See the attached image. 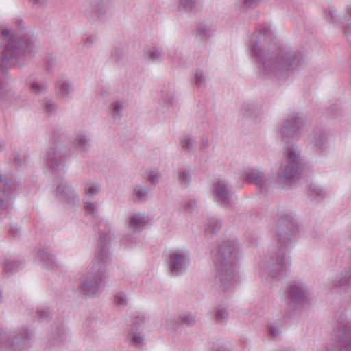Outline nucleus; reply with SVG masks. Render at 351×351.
<instances>
[{
	"instance_id": "16",
	"label": "nucleus",
	"mask_w": 351,
	"mask_h": 351,
	"mask_svg": "<svg viewBox=\"0 0 351 351\" xmlns=\"http://www.w3.org/2000/svg\"><path fill=\"white\" fill-rule=\"evenodd\" d=\"M215 200L221 206L228 207L231 204L229 185L225 180H219L214 185Z\"/></svg>"
},
{
	"instance_id": "48",
	"label": "nucleus",
	"mask_w": 351,
	"mask_h": 351,
	"mask_svg": "<svg viewBox=\"0 0 351 351\" xmlns=\"http://www.w3.org/2000/svg\"><path fill=\"white\" fill-rule=\"evenodd\" d=\"M162 100L165 104L167 105H172L175 101V97L172 93H169L166 96H164Z\"/></svg>"
},
{
	"instance_id": "7",
	"label": "nucleus",
	"mask_w": 351,
	"mask_h": 351,
	"mask_svg": "<svg viewBox=\"0 0 351 351\" xmlns=\"http://www.w3.org/2000/svg\"><path fill=\"white\" fill-rule=\"evenodd\" d=\"M332 332L335 346H326L327 351H351V321L341 314Z\"/></svg>"
},
{
	"instance_id": "1",
	"label": "nucleus",
	"mask_w": 351,
	"mask_h": 351,
	"mask_svg": "<svg viewBox=\"0 0 351 351\" xmlns=\"http://www.w3.org/2000/svg\"><path fill=\"white\" fill-rule=\"evenodd\" d=\"M271 38L270 27L261 26L257 34L251 40L254 53L261 60L267 75L278 79L287 78L294 67L301 64L304 56L288 47H269L267 44Z\"/></svg>"
},
{
	"instance_id": "20",
	"label": "nucleus",
	"mask_w": 351,
	"mask_h": 351,
	"mask_svg": "<svg viewBox=\"0 0 351 351\" xmlns=\"http://www.w3.org/2000/svg\"><path fill=\"white\" fill-rule=\"evenodd\" d=\"M333 286L346 289L351 286V270L342 271L331 280Z\"/></svg>"
},
{
	"instance_id": "14",
	"label": "nucleus",
	"mask_w": 351,
	"mask_h": 351,
	"mask_svg": "<svg viewBox=\"0 0 351 351\" xmlns=\"http://www.w3.org/2000/svg\"><path fill=\"white\" fill-rule=\"evenodd\" d=\"M66 154L58 147H51L47 152V161L51 168L57 173H65Z\"/></svg>"
},
{
	"instance_id": "31",
	"label": "nucleus",
	"mask_w": 351,
	"mask_h": 351,
	"mask_svg": "<svg viewBox=\"0 0 351 351\" xmlns=\"http://www.w3.org/2000/svg\"><path fill=\"white\" fill-rule=\"evenodd\" d=\"M315 145L319 149H325L328 147V136L326 132H321L315 136Z\"/></svg>"
},
{
	"instance_id": "34",
	"label": "nucleus",
	"mask_w": 351,
	"mask_h": 351,
	"mask_svg": "<svg viewBox=\"0 0 351 351\" xmlns=\"http://www.w3.org/2000/svg\"><path fill=\"white\" fill-rule=\"evenodd\" d=\"M111 58L114 62L121 64L125 61L126 56L123 49L115 48L112 51Z\"/></svg>"
},
{
	"instance_id": "37",
	"label": "nucleus",
	"mask_w": 351,
	"mask_h": 351,
	"mask_svg": "<svg viewBox=\"0 0 351 351\" xmlns=\"http://www.w3.org/2000/svg\"><path fill=\"white\" fill-rule=\"evenodd\" d=\"M221 228V223L218 220L212 219L208 223L205 231L206 233L215 234Z\"/></svg>"
},
{
	"instance_id": "28",
	"label": "nucleus",
	"mask_w": 351,
	"mask_h": 351,
	"mask_svg": "<svg viewBox=\"0 0 351 351\" xmlns=\"http://www.w3.org/2000/svg\"><path fill=\"white\" fill-rule=\"evenodd\" d=\"M101 185L96 182L87 181L84 183V193L86 197H94L99 193Z\"/></svg>"
},
{
	"instance_id": "40",
	"label": "nucleus",
	"mask_w": 351,
	"mask_h": 351,
	"mask_svg": "<svg viewBox=\"0 0 351 351\" xmlns=\"http://www.w3.org/2000/svg\"><path fill=\"white\" fill-rule=\"evenodd\" d=\"M228 311L225 308L215 310V319L217 323H223L228 318Z\"/></svg>"
},
{
	"instance_id": "61",
	"label": "nucleus",
	"mask_w": 351,
	"mask_h": 351,
	"mask_svg": "<svg viewBox=\"0 0 351 351\" xmlns=\"http://www.w3.org/2000/svg\"><path fill=\"white\" fill-rule=\"evenodd\" d=\"M3 301V299H2V293L0 291V304Z\"/></svg>"
},
{
	"instance_id": "33",
	"label": "nucleus",
	"mask_w": 351,
	"mask_h": 351,
	"mask_svg": "<svg viewBox=\"0 0 351 351\" xmlns=\"http://www.w3.org/2000/svg\"><path fill=\"white\" fill-rule=\"evenodd\" d=\"M3 265L5 271L8 274H12L18 271L22 263L19 261L6 260Z\"/></svg>"
},
{
	"instance_id": "25",
	"label": "nucleus",
	"mask_w": 351,
	"mask_h": 351,
	"mask_svg": "<svg viewBox=\"0 0 351 351\" xmlns=\"http://www.w3.org/2000/svg\"><path fill=\"white\" fill-rule=\"evenodd\" d=\"M125 106L123 100L115 99L109 106V112L114 119H120L122 117L121 111Z\"/></svg>"
},
{
	"instance_id": "52",
	"label": "nucleus",
	"mask_w": 351,
	"mask_h": 351,
	"mask_svg": "<svg viewBox=\"0 0 351 351\" xmlns=\"http://www.w3.org/2000/svg\"><path fill=\"white\" fill-rule=\"evenodd\" d=\"M260 0H243L244 3L247 5H254L258 3Z\"/></svg>"
},
{
	"instance_id": "10",
	"label": "nucleus",
	"mask_w": 351,
	"mask_h": 351,
	"mask_svg": "<svg viewBox=\"0 0 351 351\" xmlns=\"http://www.w3.org/2000/svg\"><path fill=\"white\" fill-rule=\"evenodd\" d=\"M167 264L172 276L183 274L190 264L189 252L180 249L172 250L169 253Z\"/></svg>"
},
{
	"instance_id": "35",
	"label": "nucleus",
	"mask_w": 351,
	"mask_h": 351,
	"mask_svg": "<svg viewBox=\"0 0 351 351\" xmlns=\"http://www.w3.org/2000/svg\"><path fill=\"white\" fill-rule=\"evenodd\" d=\"M84 208L86 215H90L94 218H97L98 217V204L95 202H90L86 201H84Z\"/></svg>"
},
{
	"instance_id": "56",
	"label": "nucleus",
	"mask_w": 351,
	"mask_h": 351,
	"mask_svg": "<svg viewBox=\"0 0 351 351\" xmlns=\"http://www.w3.org/2000/svg\"><path fill=\"white\" fill-rule=\"evenodd\" d=\"M18 23H19V29H21L23 27V21L22 20H19L18 21Z\"/></svg>"
},
{
	"instance_id": "26",
	"label": "nucleus",
	"mask_w": 351,
	"mask_h": 351,
	"mask_svg": "<svg viewBox=\"0 0 351 351\" xmlns=\"http://www.w3.org/2000/svg\"><path fill=\"white\" fill-rule=\"evenodd\" d=\"M40 109L43 114L49 117L56 113L57 105L52 99L45 98L41 101Z\"/></svg>"
},
{
	"instance_id": "43",
	"label": "nucleus",
	"mask_w": 351,
	"mask_h": 351,
	"mask_svg": "<svg viewBox=\"0 0 351 351\" xmlns=\"http://www.w3.org/2000/svg\"><path fill=\"white\" fill-rule=\"evenodd\" d=\"M36 315L40 320L47 319L50 316V312L47 308L38 307L36 310Z\"/></svg>"
},
{
	"instance_id": "29",
	"label": "nucleus",
	"mask_w": 351,
	"mask_h": 351,
	"mask_svg": "<svg viewBox=\"0 0 351 351\" xmlns=\"http://www.w3.org/2000/svg\"><path fill=\"white\" fill-rule=\"evenodd\" d=\"M27 84H28L30 91L34 94L43 93L47 90L48 87L47 84L45 82H32L30 80H28Z\"/></svg>"
},
{
	"instance_id": "46",
	"label": "nucleus",
	"mask_w": 351,
	"mask_h": 351,
	"mask_svg": "<svg viewBox=\"0 0 351 351\" xmlns=\"http://www.w3.org/2000/svg\"><path fill=\"white\" fill-rule=\"evenodd\" d=\"M268 331H269V335L272 338H276V337H278L280 333L279 329L277 327H276L274 326H271V325L268 326Z\"/></svg>"
},
{
	"instance_id": "23",
	"label": "nucleus",
	"mask_w": 351,
	"mask_h": 351,
	"mask_svg": "<svg viewBox=\"0 0 351 351\" xmlns=\"http://www.w3.org/2000/svg\"><path fill=\"white\" fill-rule=\"evenodd\" d=\"M72 143L81 152H87L90 147V139L82 132L77 134L73 138Z\"/></svg>"
},
{
	"instance_id": "38",
	"label": "nucleus",
	"mask_w": 351,
	"mask_h": 351,
	"mask_svg": "<svg viewBox=\"0 0 351 351\" xmlns=\"http://www.w3.org/2000/svg\"><path fill=\"white\" fill-rule=\"evenodd\" d=\"M114 302L117 306H126L128 303V298L125 293L121 291L117 292L114 297Z\"/></svg>"
},
{
	"instance_id": "30",
	"label": "nucleus",
	"mask_w": 351,
	"mask_h": 351,
	"mask_svg": "<svg viewBox=\"0 0 351 351\" xmlns=\"http://www.w3.org/2000/svg\"><path fill=\"white\" fill-rule=\"evenodd\" d=\"M196 0H179L178 10L180 12H192L196 10Z\"/></svg>"
},
{
	"instance_id": "2",
	"label": "nucleus",
	"mask_w": 351,
	"mask_h": 351,
	"mask_svg": "<svg viewBox=\"0 0 351 351\" xmlns=\"http://www.w3.org/2000/svg\"><path fill=\"white\" fill-rule=\"evenodd\" d=\"M1 36L8 39L5 50L0 56V100L3 99L7 95V90L3 84V77L6 73L7 66L12 65L21 66L35 52V41L33 38L21 36L10 29L0 27Z\"/></svg>"
},
{
	"instance_id": "42",
	"label": "nucleus",
	"mask_w": 351,
	"mask_h": 351,
	"mask_svg": "<svg viewBox=\"0 0 351 351\" xmlns=\"http://www.w3.org/2000/svg\"><path fill=\"white\" fill-rule=\"evenodd\" d=\"M195 77L196 86L198 88L204 87L206 84V80L204 73L201 71H197L195 73Z\"/></svg>"
},
{
	"instance_id": "22",
	"label": "nucleus",
	"mask_w": 351,
	"mask_h": 351,
	"mask_svg": "<svg viewBox=\"0 0 351 351\" xmlns=\"http://www.w3.org/2000/svg\"><path fill=\"white\" fill-rule=\"evenodd\" d=\"M145 216L141 213H136L130 217L129 228L134 232L141 231L147 224Z\"/></svg>"
},
{
	"instance_id": "32",
	"label": "nucleus",
	"mask_w": 351,
	"mask_h": 351,
	"mask_svg": "<svg viewBox=\"0 0 351 351\" xmlns=\"http://www.w3.org/2000/svg\"><path fill=\"white\" fill-rule=\"evenodd\" d=\"M149 193H150V189L147 186L137 185L134 189V195L140 201L147 200Z\"/></svg>"
},
{
	"instance_id": "50",
	"label": "nucleus",
	"mask_w": 351,
	"mask_h": 351,
	"mask_svg": "<svg viewBox=\"0 0 351 351\" xmlns=\"http://www.w3.org/2000/svg\"><path fill=\"white\" fill-rule=\"evenodd\" d=\"M197 206V202L194 199H190L187 203V208L191 211Z\"/></svg>"
},
{
	"instance_id": "4",
	"label": "nucleus",
	"mask_w": 351,
	"mask_h": 351,
	"mask_svg": "<svg viewBox=\"0 0 351 351\" xmlns=\"http://www.w3.org/2000/svg\"><path fill=\"white\" fill-rule=\"evenodd\" d=\"M215 265V281L223 289L232 288L239 280L237 271V263L239 258V247L237 243L226 241L212 251Z\"/></svg>"
},
{
	"instance_id": "6",
	"label": "nucleus",
	"mask_w": 351,
	"mask_h": 351,
	"mask_svg": "<svg viewBox=\"0 0 351 351\" xmlns=\"http://www.w3.org/2000/svg\"><path fill=\"white\" fill-rule=\"evenodd\" d=\"M287 154L286 163L282 165L278 172L279 182L284 186H289L293 180L300 177L304 170V165L293 145L288 148Z\"/></svg>"
},
{
	"instance_id": "3",
	"label": "nucleus",
	"mask_w": 351,
	"mask_h": 351,
	"mask_svg": "<svg viewBox=\"0 0 351 351\" xmlns=\"http://www.w3.org/2000/svg\"><path fill=\"white\" fill-rule=\"evenodd\" d=\"M99 232V248L97 251L95 258L93 260L86 274L82 276L80 282L82 291L90 296H95L100 293L101 287L105 283L106 276V265L110 261L108 255V243L110 241V226L106 221H100L98 224Z\"/></svg>"
},
{
	"instance_id": "5",
	"label": "nucleus",
	"mask_w": 351,
	"mask_h": 351,
	"mask_svg": "<svg viewBox=\"0 0 351 351\" xmlns=\"http://www.w3.org/2000/svg\"><path fill=\"white\" fill-rule=\"evenodd\" d=\"M298 232L296 222L289 216L282 217L278 222L276 230L278 244L267 263L273 278L284 276L289 269L291 261L288 256L292 237Z\"/></svg>"
},
{
	"instance_id": "62",
	"label": "nucleus",
	"mask_w": 351,
	"mask_h": 351,
	"mask_svg": "<svg viewBox=\"0 0 351 351\" xmlns=\"http://www.w3.org/2000/svg\"><path fill=\"white\" fill-rule=\"evenodd\" d=\"M278 351H288V350L285 348H282V349L279 350Z\"/></svg>"
},
{
	"instance_id": "51",
	"label": "nucleus",
	"mask_w": 351,
	"mask_h": 351,
	"mask_svg": "<svg viewBox=\"0 0 351 351\" xmlns=\"http://www.w3.org/2000/svg\"><path fill=\"white\" fill-rule=\"evenodd\" d=\"M19 230L16 226H12L10 229V234L16 237L19 234Z\"/></svg>"
},
{
	"instance_id": "21",
	"label": "nucleus",
	"mask_w": 351,
	"mask_h": 351,
	"mask_svg": "<svg viewBox=\"0 0 351 351\" xmlns=\"http://www.w3.org/2000/svg\"><path fill=\"white\" fill-rule=\"evenodd\" d=\"M215 31V26L208 22L199 23L196 30V36L201 40L207 39L213 35Z\"/></svg>"
},
{
	"instance_id": "19",
	"label": "nucleus",
	"mask_w": 351,
	"mask_h": 351,
	"mask_svg": "<svg viewBox=\"0 0 351 351\" xmlns=\"http://www.w3.org/2000/svg\"><path fill=\"white\" fill-rule=\"evenodd\" d=\"M56 90L58 96L62 99L71 97L74 92V88L71 82L63 77L60 78L56 82Z\"/></svg>"
},
{
	"instance_id": "47",
	"label": "nucleus",
	"mask_w": 351,
	"mask_h": 351,
	"mask_svg": "<svg viewBox=\"0 0 351 351\" xmlns=\"http://www.w3.org/2000/svg\"><path fill=\"white\" fill-rule=\"evenodd\" d=\"M310 189L315 195L318 197H322L324 196V191L319 187H317L314 185H311L310 186Z\"/></svg>"
},
{
	"instance_id": "12",
	"label": "nucleus",
	"mask_w": 351,
	"mask_h": 351,
	"mask_svg": "<svg viewBox=\"0 0 351 351\" xmlns=\"http://www.w3.org/2000/svg\"><path fill=\"white\" fill-rule=\"evenodd\" d=\"M289 305L295 306L303 304L307 301L308 291L306 286L302 282H296L291 285L289 288Z\"/></svg>"
},
{
	"instance_id": "17",
	"label": "nucleus",
	"mask_w": 351,
	"mask_h": 351,
	"mask_svg": "<svg viewBox=\"0 0 351 351\" xmlns=\"http://www.w3.org/2000/svg\"><path fill=\"white\" fill-rule=\"evenodd\" d=\"M140 327V322H134L127 335V341L129 344L138 348H141L145 345V336L138 332Z\"/></svg>"
},
{
	"instance_id": "41",
	"label": "nucleus",
	"mask_w": 351,
	"mask_h": 351,
	"mask_svg": "<svg viewBox=\"0 0 351 351\" xmlns=\"http://www.w3.org/2000/svg\"><path fill=\"white\" fill-rule=\"evenodd\" d=\"M65 339L66 335L64 332L58 331L49 339V342L51 345H60L65 341Z\"/></svg>"
},
{
	"instance_id": "55",
	"label": "nucleus",
	"mask_w": 351,
	"mask_h": 351,
	"mask_svg": "<svg viewBox=\"0 0 351 351\" xmlns=\"http://www.w3.org/2000/svg\"><path fill=\"white\" fill-rule=\"evenodd\" d=\"M335 12L332 10H329V14H330V20L329 21L330 22H332L335 18Z\"/></svg>"
},
{
	"instance_id": "36",
	"label": "nucleus",
	"mask_w": 351,
	"mask_h": 351,
	"mask_svg": "<svg viewBox=\"0 0 351 351\" xmlns=\"http://www.w3.org/2000/svg\"><path fill=\"white\" fill-rule=\"evenodd\" d=\"M180 145L184 151H190L194 148L195 140L191 136L188 135L180 140Z\"/></svg>"
},
{
	"instance_id": "59",
	"label": "nucleus",
	"mask_w": 351,
	"mask_h": 351,
	"mask_svg": "<svg viewBox=\"0 0 351 351\" xmlns=\"http://www.w3.org/2000/svg\"><path fill=\"white\" fill-rule=\"evenodd\" d=\"M93 41V37H89L88 38H87V40H86L87 43L89 42L90 44H92Z\"/></svg>"
},
{
	"instance_id": "39",
	"label": "nucleus",
	"mask_w": 351,
	"mask_h": 351,
	"mask_svg": "<svg viewBox=\"0 0 351 351\" xmlns=\"http://www.w3.org/2000/svg\"><path fill=\"white\" fill-rule=\"evenodd\" d=\"M178 178L180 183L185 186H188L191 181V175L187 170H180Z\"/></svg>"
},
{
	"instance_id": "44",
	"label": "nucleus",
	"mask_w": 351,
	"mask_h": 351,
	"mask_svg": "<svg viewBox=\"0 0 351 351\" xmlns=\"http://www.w3.org/2000/svg\"><path fill=\"white\" fill-rule=\"evenodd\" d=\"M256 111L255 106L251 104H245L242 108V112L246 117L252 116Z\"/></svg>"
},
{
	"instance_id": "18",
	"label": "nucleus",
	"mask_w": 351,
	"mask_h": 351,
	"mask_svg": "<svg viewBox=\"0 0 351 351\" xmlns=\"http://www.w3.org/2000/svg\"><path fill=\"white\" fill-rule=\"evenodd\" d=\"M195 322L196 319L195 315L191 313H182L178 318L170 316L167 319V324L170 328H173L177 325L191 326L195 324Z\"/></svg>"
},
{
	"instance_id": "13",
	"label": "nucleus",
	"mask_w": 351,
	"mask_h": 351,
	"mask_svg": "<svg viewBox=\"0 0 351 351\" xmlns=\"http://www.w3.org/2000/svg\"><path fill=\"white\" fill-rule=\"evenodd\" d=\"M57 182L56 195L58 200L67 203L78 202L77 193L71 185L69 184L64 179L58 180Z\"/></svg>"
},
{
	"instance_id": "24",
	"label": "nucleus",
	"mask_w": 351,
	"mask_h": 351,
	"mask_svg": "<svg viewBox=\"0 0 351 351\" xmlns=\"http://www.w3.org/2000/svg\"><path fill=\"white\" fill-rule=\"evenodd\" d=\"M144 56L147 60L156 62L161 60L163 58V52L160 48L152 46L145 49Z\"/></svg>"
},
{
	"instance_id": "49",
	"label": "nucleus",
	"mask_w": 351,
	"mask_h": 351,
	"mask_svg": "<svg viewBox=\"0 0 351 351\" xmlns=\"http://www.w3.org/2000/svg\"><path fill=\"white\" fill-rule=\"evenodd\" d=\"M209 146V141L207 137H203L200 143V149H205Z\"/></svg>"
},
{
	"instance_id": "45",
	"label": "nucleus",
	"mask_w": 351,
	"mask_h": 351,
	"mask_svg": "<svg viewBox=\"0 0 351 351\" xmlns=\"http://www.w3.org/2000/svg\"><path fill=\"white\" fill-rule=\"evenodd\" d=\"M160 178V173L156 171H154L150 172L149 180L152 184H156L159 182Z\"/></svg>"
},
{
	"instance_id": "54",
	"label": "nucleus",
	"mask_w": 351,
	"mask_h": 351,
	"mask_svg": "<svg viewBox=\"0 0 351 351\" xmlns=\"http://www.w3.org/2000/svg\"><path fill=\"white\" fill-rule=\"evenodd\" d=\"M34 5H40L44 2V0H29Z\"/></svg>"
},
{
	"instance_id": "27",
	"label": "nucleus",
	"mask_w": 351,
	"mask_h": 351,
	"mask_svg": "<svg viewBox=\"0 0 351 351\" xmlns=\"http://www.w3.org/2000/svg\"><path fill=\"white\" fill-rule=\"evenodd\" d=\"M37 258L47 267L54 268L56 261L54 257L46 250H40L37 253Z\"/></svg>"
},
{
	"instance_id": "11",
	"label": "nucleus",
	"mask_w": 351,
	"mask_h": 351,
	"mask_svg": "<svg viewBox=\"0 0 351 351\" xmlns=\"http://www.w3.org/2000/svg\"><path fill=\"white\" fill-rule=\"evenodd\" d=\"M107 11L106 0H88L80 8L81 13L90 22L102 19Z\"/></svg>"
},
{
	"instance_id": "53",
	"label": "nucleus",
	"mask_w": 351,
	"mask_h": 351,
	"mask_svg": "<svg viewBox=\"0 0 351 351\" xmlns=\"http://www.w3.org/2000/svg\"><path fill=\"white\" fill-rule=\"evenodd\" d=\"M13 159L16 163V165H20L21 164V160L19 157V154L14 153L13 154Z\"/></svg>"
},
{
	"instance_id": "57",
	"label": "nucleus",
	"mask_w": 351,
	"mask_h": 351,
	"mask_svg": "<svg viewBox=\"0 0 351 351\" xmlns=\"http://www.w3.org/2000/svg\"><path fill=\"white\" fill-rule=\"evenodd\" d=\"M5 148V144L3 142L0 141V152Z\"/></svg>"
},
{
	"instance_id": "60",
	"label": "nucleus",
	"mask_w": 351,
	"mask_h": 351,
	"mask_svg": "<svg viewBox=\"0 0 351 351\" xmlns=\"http://www.w3.org/2000/svg\"><path fill=\"white\" fill-rule=\"evenodd\" d=\"M348 14L351 16V7H348L347 9Z\"/></svg>"
},
{
	"instance_id": "8",
	"label": "nucleus",
	"mask_w": 351,
	"mask_h": 351,
	"mask_svg": "<svg viewBox=\"0 0 351 351\" xmlns=\"http://www.w3.org/2000/svg\"><path fill=\"white\" fill-rule=\"evenodd\" d=\"M31 335L27 329L23 328L8 334L3 328L0 329V347H10L14 351L26 350L29 347Z\"/></svg>"
},
{
	"instance_id": "9",
	"label": "nucleus",
	"mask_w": 351,
	"mask_h": 351,
	"mask_svg": "<svg viewBox=\"0 0 351 351\" xmlns=\"http://www.w3.org/2000/svg\"><path fill=\"white\" fill-rule=\"evenodd\" d=\"M309 128L308 123L296 114L289 116L280 129L284 139L299 138Z\"/></svg>"
},
{
	"instance_id": "58",
	"label": "nucleus",
	"mask_w": 351,
	"mask_h": 351,
	"mask_svg": "<svg viewBox=\"0 0 351 351\" xmlns=\"http://www.w3.org/2000/svg\"><path fill=\"white\" fill-rule=\"evenodd\" d=\"M215 351H229V350L228 349H226V348L221 347V348L215 350Z\"/></svg>"
},
{
	"instance_id": "15",
	"label": "nucleus",
	"mask_w": 351,
	"mask_h": 351,
	"mask_svg": "<svg viewBox=\"0 0 351 351\" xmlns=\"http://www.w3.org/2000/svg\"><path fill=\"white\" fill-rule=\"evenodd\" d=\"M244 176L247 182L255 184L261 191L266 189L271 182V177L269 175H265L255 169L245 171Z\"/></svg>"
}]
</instances>
